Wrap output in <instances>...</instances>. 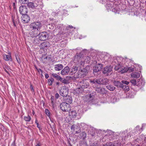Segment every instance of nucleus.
Here are the masks:
<instances>
[{
	"label": "nucleus",
	"instance_id": "nucleus-1",
	"mask_svg": "<svg viewBox=\"0 0 146 146\" xmlns=\"http://www.w3.org/2000/svg\"><path fill=\"white\" fill-rule=\"evenodd\" d=\"M109 80L105 78H101L96 79H94L92 80H90V82L92 84V85L94 86V84H100L106 85L108 83Z\"/></svg>",
	"mask_w": 146,
	"mask_h": 146
},
{
	"label": "nucleus",
	"instance_id": "nucleus-2",
	"mask_svg": "<svg viewBox=\"0 0 146 146\" xmlns=\"http://www.w3.org/2000/svg\"><path fill=\"white\" fill-rule=\"evenodd\" d=\"M79 85L80 86V88L78 89L77 91H79V93H82L83 91V89L87 88L89 85L88 82L86 80L80 81L79 82Z\"/></svg>",
	"mask_w": 146,
	"mask_h": 146
},
{
	"label": "nucleus",
	"instance_id": "nucleus-3",
	"mask_svg": "<svg viewBox=\"0 0 146 146\" xmlns=\"http://www.w3.org/2000/svg\"><path fill=\"white\" fill-rule=\"evenodd\" d=\"M61 109L63 111L66 112L70 110L71 106L70 104L66 102H63L60 105Z\"/></svg>",
	"mask_w": 146,
	"mask_h": 146
},
{
	"label": "nucleus",
	"instance_id": "nucleus-4",
	"mask_svg": "<svg viewBox=\"0 0 146 146\" xmlns=\"http://www.w3.org/2000/svg\"><path fill=\"white\" fill-rule=\"evenodd\" d=\"M68 92V88L66 86H62L60 90V95L64 97H65L67 96Z\"/></svg>",
	"mask_w": 146,
	"mask_h": 146
},
{
	"label": "nucleus",
	"instance_id": "nucleus-5",
	"mask_svg": "<svg viewBox=\"0 0 146 146\" xmlns=\"http://www.w3.org/2000/svg\"><path fill=\"white\" fill-rule=\"evenodd\" d=\"M83 51H82L80 53H77L75 56L74 60L78 63L83 62Z\"/></svg>",
	"mask_w": 146,
	"mask_h": 146
},
{
	"label": "nucleus",
	"instance_id": "nucleus-6",
	"mask_svg": "<svg viewBox=\"0 0 146 146\" xmlns=\"http://www.w3.org/2000/svg\"><path fill=\"white\" fill-rule=\"evenodd\" d=\"M41 23L39 22H36L31 23L30 25V28L39 31L41 27Z\"/></svg>",
	"mask_w": 146,
	"mask_h": 146
},
{
	"label": "nucleus",
	"instance_id": "nucleus-7",
	"mask_svg": "<svg viewBox=\"0 0 146 146\" xmlns=\"http://www.w3.org/2000/svg\"><path fill=\"white\" fill-rule=\"evenodd\" d=\"M115 69L116 70H118L121 73H123L128 71V68L122 66L119 64L115 66Z\"/></svg>",
	"mask_w": 146,
	"mask_h": 146
},
{
	"label": "nucleus",
	"instance_id": "nucleus-8",
	"mask_svg": "<svg viewBox=\"0 0 146 146\" xmlns=\"http://www.w3.org/2000/svg\"><path fill=\"white\" fill-rule=\"evenodd\" d=\"M87 70L86 69H83L80 71H78L76 74V77L79 78L84 77L87 74Z\"/></svg>",
	"mask_w": 146,
	"mask_h": 146
},
{
	"label": "nucleus",
	"instance_id": "nucleus-9",
	"mask_svg": "<svg viewBox=\"0 0 146 146\" xmlns=\"http://www.w3.org/2000/svg\"><path fill=\"white\" fill-rule=\"evenodd\" d=\"M38 36L39 39L41 40H45L48 37V33L45 32H43L39 33Z\"/></svg>",
	"mask_w": 146,
	"mask_h": 146
},
{
	"label": "nucleus",
	"instance_id": "nucleus-10",
	"mask_svg": "<svg viewBox=\"0 0 146 146\" xmlns=\"http://www.w3.org/2000/svg\"><path fill=\"white\" fill-rule=\"evenodd\" d=\"M39 31L31 29L29 33V34L32 37H36L38 35Z\"/></svg>",
	"mask_w": 146,
	"mask_h": 146
},
{
	"label": "nucleus",
	"instance_id": "nucleus-11",
	"mask_svg": "<svg viewBox=\"0 0 146 146\" xmlns=\"http://www.w3.org/2000/svg\"><path fill=\"white\" fill-rule=\"evenodd\" d=\"M112 68L111 67L106 66L104 68L103 73L104 74L108 76L109 74H111V72L112 70Z\"/></svg>",
	"mask_w": 146,
	"mask_h": 146
},
{
	"label": "nucleus",
	"instance_id": "nucleus-12",
	"mask_svg": "<svg viewBox=\"0 0 146 146\" xmlns=\"http://www.w3.org/2000/svg\"><path fill=\"white\" fill-rule=\"evenodd\" d=\"M71 129L73 130L75 134L79 133L81 131L80 127L74 125L71 126Z\"/></svg>",
	"mask_w": 146,
	"mask_h": 146
},
{
	"label": "nucleus",
	"instance_id": "nucleus-13",
	"mask_svg": "<svg viewBox=\"0 0 146 146\" xmlns=\"http://www.w3.org/2000/svg\"><path fill=\"white\" fill-rule=\"evenodd\" d=\"M70 70L69 66H66L61 70V74L62 75H67L69 72Z\"/></svg>",
	"mask_w": 146,
	"mask_h": 146
},
{
	"label": "nucleus",
	"instance_id": "nucleus-14",
	"mask_svg": "<svg viewBox=\"0 0 146 146\" xmlns=\"http://www.w3.org/2000/svg\"><path fill=\"white\" fill-rule=\"evenodd\" d=\"M30 17L27 14L23 15L21 17V21L22 22L24 23H28L30 20Z\"/></svg>",
	"mask_w": 146,
	"mask_h": 146
},
{
	"label": "nucleus",
	"instance_id": "nucleus-15",
	"mask_svg": "<svg viewBox=\"0 0 146 146\" xmlns=\"http://www.w3.org/2000/svg\"><path fill=\"white\" fill-rule=\"evenodd\" d=\"M20 13L22 15L26 14L27 12V9L25 6H21L19 7Z\"/></svg>",
	"mask_w": 146,
	"mask_h": 146
},
{
	"label": "nucleus",
	"instance_id": "nucleus-16",
	"mask_svg": "<svg viewBox=\"0 0 146 146\" xmlns=\"http://www.w3.org/2000/svg\"><path fill=\"white\" fill-rule=\"evenodd\" d=\"M102 64H96L93 68L94 72H97L100 71L102 68Z\"/></svg>",
	"mask_w": 146,
	"mask_h": 146
},
{
	"label": "nucleus",
	"instance_id": "nucleus-17",
	"mask_svg": "<svg viewBox=\"0 0 146 146\" xmlns=\"http://www.w3.org/2000/svg\"><path fill=\"white\" fill-rule=\"evenodd\" d=\"M145 84V81L141 79H139L137 82L136 86L140 87V88H142Z\"/></svg>",
	"mask_w": 146,
	"mask_h": 146
},
{
	"label": "nucleus",
	"instance_id": "nucleus-18",
	"mask_svg": "<svg viewBox=\"0 0 146 146\" xmlns=\"http://www.w3.org/2000/svg\"><path fill=\"white\" fill-rule=\"evenodd\" d=\"M69 114L70 115L72 116L73 118L77 119H79V117L78 116V113H77L75 110L71 111L69 112Z\"/></svg>",
	"mask_w": 146,
	"mask_h": 146
},
{
	"label": "nucleus",
	"instance_id": "nucleus-19",
	"mask_svg": "<svg viewBox=\"0 0 146 146\" xmlns=\"http://www.w3.org/2000/svg\"><path fill=\"white\" fill-rule=\"evenodd\" d=\"M40 47L44 49L49 47L50 46V44L48 42H45L40 44Z\"/></svg>",
	"mask_w": 146,
	"mask_h": 146
},
{
	"label": "nucleus",
	"instance_id": "nucleus-20",
	"mask_svg": "<svg viewBox=\"0 0 146 146\" xmlns=\"http://www.w3.org/2000/svg\"><path fill=\"white\" fill-rule=\"evenodd\" d=\"M64 101L65 102L68 104H71L72 102V99L71 97L69 96H66L64 98Z\"/></svg>",
	"mask_w": 146,
	"mask_h": 146
},
{
	"label": "nucleus",
	"instance_id": "nucleus-21",
	"mask_svg": "<svg viewBox=\"0 0 146 146\" xmlns=\"http://www.w3.org/2000/svg\"><path fill=\"white\" fill-rule=\"evenodd\" d=\"M92 59H93V58L91 57L90 56H84L83 58V62L89 63L90 60H92Z\"/></svg>",
	"mask_w": 146,
	"mask_h": 146
},
{
	"label": "nucleus",
	"instance_id": "nucleus-22",
	"mask_svg": "<svg viewBox=\"0 0 146 146\" xmlns=\"http://www.w3.org/2000/svg\"><path fill=\"white\" fill-rule=\"evenodd\" d=\"M63 66L62 64H57L54 66V69L56 71H59L62 69Z\"/></svg>",
	"mask_w": 146,
	"mask_h": 146
},
{
	"label": "nucleus",
	"instance_id": "nucleus-23",
	"mask_svg": "<svg viewBox=\"0 0 146 146\" xmlns=\"http://www.w3.org/2000/svg\"><path fill=\"white\" fill-rule=\"evenodd\" d=\"M131 76L134 78H138L140 76V74L138 72H134L131 74Z\"/></svg>",
	"mask_w": 146,
	"mask_h": 146
},
{
	"label": "nucleus",
	"instance_id": "nucleus-24",
	"mask_svg": "<svg viewBox=\"0 0 146 146\" xmlns=\"http://www.w3.org/2000/svg\"><path fill=\"white\" fill-rule=\"evenodd\" d=\"M3 58L5 60L8 61L10 60L11 61V58L10 55H6L5 54H4L3 55Z\"/></svg>",
	"mask_w": 146,
	"mask_h": 146
},
{
	"label": "nucleus",
	"instance_id": "nucleus-25",
	"mask_svg": "<svg viewBox=\"0 0 146 146\" xmlns=\"http://www.w3.org/2000/svg\"><path fill=\"white\" fill-rule=\"evenodd\" d=\"M78 70V67L76 66H73L71 70L70 73L72 74L73 73H76Z\"/></svg>",
	"mask_w": 146,
	"mask_h": 146
},
{
	"label": "nucleus",
	"instance_id": "nucleus-26",
	"mask_svg": "<svg viewBox=\"0 0 146 146\" xmlns=\"http://www.w3.org/2000/svg\"><path fill=\"white\" fill-rule=\"evenodd\" d=\"M107 88L111 91H114L115 89V87L112 85H108L106 86Z\"/></svg>",
	"mask_w": 146,
	"mask_h": 146
},
{
	"label": "nucleus",
	"instance_id": "nucleus-27",
	"mask_svg": "<svg viewBox=\"0 0 146 146\" xmlns=\"http://www.w3.org/2000/svg\"><path fill=\"white\" fill-rule=\"evenodd\" d=\"M54 25L53 23L49 24L47 25V28H49L50 29L53 30L54 28Z\"/></svg>",
	"mask_w": 146,
	"mask_h": 146
},
{
	"label": "nucleus",
	"instance_id": "nucleus-28",
	"mask_svg": "<svg viewBox=\"0 0 146 146\" xmlns=\"http://www.w3.org/2000/svg\"><path fill=\"white\" fill-rule=\"evenodd\" d=\"M47 58V57L46 56H43L41 58V61L42 62L46 63V60Z\"/></svg>",
	"mask_w": 146,
	"mask_h": 146
},
{
	"label": "nucleus",
	"instance_id": "nucleus-29",
	"mask_svg": "<svg viewBox=\"0 0 146 146\" xmlns=\"http://www.w3.org/2000/svg\"><path fill=\"white\" fill-rule=\"evenodd\" d=\"M88 132V134L92 136H94L95 135V133L94 131L91 129H89Z\"/></svg>",
	"mask_w": 146,
	"mask_h": 146
},
{
	"label": "nucleus",
	"instance_id": "nucleus-30",
	"mask_svg": "<svg viewBox=\"0 0 146 146\" xmlns=\"http://www.w3.org/2000/svg\"><path fill=\"white\" fill-rule=\"evenodd\" d=\"M52 76L55 78L56 80H59L60 76L56 74L53 73L51 74Z\"/></svg>",
	"mask_w": 146,
	"mask_h": 146
},
{
	"label": "nucleus",
	"instance_id": "nucleus-31",
	"mask_svg": "<svg viewBox=\"0 0 146 146\" xmlns=\"http://www.w3.org/2000/svg\"><path fill=\"white\" fill-rule=\"evenodd\" d=\"M61 82L65 84L67 83V80L65 79L62 78L61 77L59 80Z\"/></svg>",
	"mask_w": 146,
	"mask_h": 146
},
{
	"label": "nucleus",
	"instance_id": "nucleus-32",
	"mask_svg": "<svg viewBox=\"0 0 146 146\" xmlns=\"http://www.w3.org/2000/svg\"><path fill=\"white\" fill-rule=\"evenodd\" d=\"M24 119L26 121L29 122L31 119V118L29 115H28L24 117Z\"/></svg>",
	"mask_w": 146,
	"mask_h": 146
},
{
	"label": "nucleus",
	"instance_id": "nucleus-33",
	"mask_svg": "<svg viewBox=\"0 0 146 146\" xmlns=\"http://www.w3.org/2000/svg\"><path fill=\"white\" fill-rule=\"evenodd\" d=\"M39 42V40L37 38H34L32 40V42L35 44H38Z\"/></svg>",
	"mask_w": 146,
	"mask_h": 146
},
{
	"label": "nucleus",
	"instance_id": "nucleus-34",
	"mask_svg": "<svg viewBox=\"0 0 146 146\" xmlns=\"http://www.w3.org/2000/svg\"><path fill=\"white\" fill-rule=\"evenodd\" d=\"M27 6L29 7H31L32 8H34L35 6L34 5V4L32 2H30L28 3Z\"/></svg>",
	"mask_w": 146,
	"mask_h": 146
},
{
	"label": "nucleus",
	"instance_id": "nucleus-35",
	"mask_svg": "<svg viewBox=\"0 0 146 146\" xmlns=\"http://www.w3.org/2000/svg\"><path fill=\"white\" fill-rule=\"evenodd\" d=\"M54 81V79L52 78H51L48 80V82L49 85H51L52 84V82Z\"/></svg>",
	"mask_w": 146,
	"mask_h": 146
},
{
	"label": "nucleus",
	"instance_id": "nucleus-36",
	"mask_svg": "<svg viewBox=\"0 0 146 146\" xmlns=\"http://www.w3.org/2000/svg\"><path fill=\"white\" fill-rule=\"evenodd\" d=\"M94 97V93H92L89 94V98L90 100H92Z\"/></svg>",
	"mask_w": 146,
	"mask_h": 146
},
{
	"label": "nucleus",
	"instance_id": "nucleus-37",
	"mask_svg": "<svg viewBox=\"0 0 146 146\" xmlns=\"http://www.w3.org/2000/svg\"><path fill=\"white\" fill-rule=\"evenodd\" d=\"M113 84L115 86L119 87V85L120 84V82L118 81L114 80L113 82Z\"/></svg>",
	"mask_w": 146,
	"mask_h": 146
},
{
	"label": "nucleus",
	"instance_id": "nucleus-38",
	"mask_svg": "<svg viewBox=\"0 0 146 146\" xmlns=\"http://www.w3.org/2000/svg\"><path fill=\"white\" fill-rule=\"evenodd\" d=\"M130 82L132 83V84L134 86L137 85V82L135 79H133L131 80Z\"/></svg>",
	"mask_w": 146,
	"mask_h": 146
},
{
	"label": "nucleus",
	"instance_id": "nucleus-39",
	"mask_svg": "<svg viewBox=\"0 0 146 146\" xmlns=\"http://www.w3.org/2000/svg\"><path fill=\"white\" fill-rule=\"evenodd\" d=\"M21 3L23 4H26L28 3V0H19Z\"/></svg>",
	"mask_w": 146,
	"mask_h": 146
},
{
	"label": "nucleus",
	"instance_id": "nucleus-40",
	"mask_svg": "<svg viewBox=\"0 0 146 146\" xmlns=\"http://www.w3.org/2000/svg\"><path fill=\"white\" fill-rule=\"evenodd\" d=\"M140 138L142 140H144V141H146V135H141L140 136Z\"/></svg>",
	"mask_w": 146,
	"mask_h": 146
},
{
	"label": "nucleus",
	"instance_id": "nucleus-41",
	"mask_svg": "<svg viewBox=\"0 0 146 146\" xmlns=\"http://www.w3.org/2000/svg\"><path fill=\"white\" fill-rule=\"evenodd\" d=\"M101 92H100V93L104 94V93H106V90H105V89L104 88H101Z\"/></svg>",
	"mask_w": 146,
	"mask_h": 146
},
{
	"label": "nucleus",
	"instance_id": "nucleus-42",
	"mask_svg": "<svg viewBox=\"0 0 146 146\" xmlns=\"http://www.w3.org/2000/svg\"><path fill=\"white\" fill-rule=\"evenodd\" d=\"M125 91L127 92L129 90V88L128 86L125 85L123 88Z\"/></svg>",
	"mask_w": 146,
	"mask_h": 146
},
{
	"label": "nucleus",
	"instance_id": "nucleus-43",
	"mask_svg": "<svg viewBox=\"0 0 146 146\" xmlns=\"http://www.w3.org/2000/svg\"><path fill=\"white\" fill-rule=\"evenodd\" d=\"M12 20L14 26L15 27H16L17 25V22L15 21L13 16L12 17Z\"/></svg>",
	"mask_w": 146,
	"mask_h": 146
},
{
	"label": "nucleus",
	"instance_id": "nucleus-44",
	"mask_svg": "<svg viewBox=\"0 0 146 146\" xmlns=\"http://www.w3.org/2000/svg\"><path fill=\"white\" fill-rule=\"evenodd\" d=\"M101 87H96L95 90L97 92L100 93L101 92Z\"/></svg>",
	"mask_w": 146,
	"mask_h": 146
},
{
	"label": "nucleus",
	"instance_id": "nucleus-45",
	"mask_svg": "<svg viewBox=\"0 0 146 146\" xmlns=\"http://www.w3.org/2000/svg\"><path fill=\"white\" fill-rule=\"evenodd\" d=\"M81 135H82V137L84 138H86V134L85 132H83L82 133Z\"/></svg>",
	"mask_w": 146,
	"mask_h": 146
},
{
	"label": "nucleus",
	"instance_id": "nucleus-46",
	"mask_svg": "<svg viewBox=\"0 0 146 146\" xmlns=\"http://www.w3.org/2000/svg\"><path fill=\"white\" fill-rule=\"evenodd\" d=\"M108 135L109 136H112L113 134V133L111 131H108Z\"/></svg>",
	"mask_w": 146,
	"mask_h": 146
},
{
	"label": "nucleus",
	"instance_id": "nucleus-47",
	"mask_svg": "<svg viewBox=\"0 0 146 146\" xmlns=\"http://www.w3.org/2000/svg\"><path fill=\"white\" fill-rule=\"evenodd\" d=\"M129 70V72H131L134 70V68L132 67H131L128 68V70Z\"/></svg>",
	"mask_w": 146,
	"mask_h": 146
},
{
	"label": "nucleus",
	"instance_id": "nucleus-48",
	"mask_svg": "<svg viewBox=\"0 0 146 146\" xmlns=\"http://www.w3.org/2000/svg\"><path fill=\"white\" fill-rule=\"evenodd\" d=\"M135 130H136L137 131V132H138V131H139V132H140V127L139 126H137L135 128Z\"/></svg>",
	"mask_w": 146,
	"mask_h": 146
},
{
	"label": "nucleus",
	"instance_id": "nucleus-49",
	"mask_svg": "<svg viewBox=\"0 0 146 146\" xmlns=\"http://www.w3.org/2000/svg\"><path fill=\"white\" fill-rule=\"evenodd\" d=\"M45 112L46 115L48 116H49L50 115V112L47 109H46L45 110Z\"/></svg>",
	"mask_w": 146,
	"mask_h": 146
},
{
	"label": "nucleus",
	"instance_id": "nucleus-50",
	"mask_svg": "<svg viewBox=\"0 0 146 146\" xmlns=\"http://www.w3.org/2000/svg\"><path fill=\"white\" fill-rule=\"evenodd\" d=\"M121 82L122 83L125 84L126 85H128L129 83V82L125 80H122Z\"/></svg>",
	"mask_w": 146,
	"mask_h": 146
},
{
	"label": "nucleus",
	"instance_id": "nucleus-51",
	"mask_svg": "<svg viewBox=\"0 0 146 146\" xmlns=\"http://www.w3.org/2000/svg\"><path fill=\"white\" fill-rule=\"evenodd\" d=\"M114 146H120L121 143H119L116 142L114 143Z\"/></svg>",
	"mask_w": 146,
	"mask_h": 146
},
{
	"label": "nucleus",
	"instance_id": "nucleus-52",
	"mask_svg": "<svg viewBox=\"0 0 146 146\" xmlns=\"http://www.w3.org/2000/svg\"><path fill=\"white\" fill-rule=\"evenodd\" d=\"M125 85H124L123 83L120 82V84L119 85V87L122 88V89L124 87Z\"/></svg>",
	"mask_w": 146,
	"mask_h": 146
},
{
	"label": "nucleus",
	"instance_id": "nucleus-53",
	"mask_svg": "<svg viewBox=\"0 0 146 146\" xmlns=\"http://www.w3.org/2000/svg\"><path fill=\"white\" fill-rule=\"evenodd\" d=\"M50 100H51V103L53 104L54 100V96H51Z\"/></svg>",
	"mask_w": 146,
	"mask_h": 146
},
{
	"label": "nucleus",
	"instance_id": "nucleus-54",
	"mask_svg": "<svg viewBox=\"0 0 146 146\" xmlns=\"http://www.w3.org/2000/svg\"><path fill=\"white\" fill-rule=\"evenodd\" d=\"M30 88L31 89V91H32L33 92H34V89H33V87L32 85L31 84L30 85Z\"/></svg>",
	"mask_w": 146,
	"mask_h": 146
},
{
	"label": "nucleus",
	"instance_id": "nucleus-55",
	"mask_svg": "<svg viewBox=\"0 0 146 146\" xmlns=\"http://www.w3.org/2000/svg\"><path fill=\"white\" fill-rule=\"evenodd\" d=\"M5 68L8 70H10V67L8 65L5 66Z\"/></svg>",
	"mask_w": 146,
	"mask_h": 146
},
{
	"label": "nucleus",
	"instance_id": "nucleus-56",
	"mask_svg": "<svg viewBox=\"0 0 146 146\" xmlns=\"http://www.w3.org/2000/svg\"><path fill=\"white\" fill-rule=\"evenodd\" d=\"M59 95L58 94V93H56L55 94V97L56 98H58V97H59Z\"/></svg>",
	"mask_w": 146,
	"mask_h": 146
},
{
	"label": "nucleus",
	"instance_id": "nucleus-57",
	"mask_svg": "<svg viewBox=\"0 0 146 146\" xmlns=\"http://www.w3.org/2000/svg\"><path fill=\"white\" fill-rule=\"evenodd\" d=\"M90 146H98V145L97 143L95 144L94 143H93L91 144Z\"/></svg>",
	"mask_w": 146,
	"mask_h": 146
},
{
	"label": "nucleus",
	"instance_id": "nucleus-58",
	"mask_svg": "<svg viewBox=\"0 0 146 146\" xmlns=\"http://www.w3.org/2000/svg\"><path fill=\"white\" fill-rule=\"evenodd\" d=\"M36 125L37 127L39 129V130H40L41 129V128L40 127L39 125V123H37Z\"/></svg>",
	"mask_w": 146,
	"mask_h": 146
},
{
	"label": "nucleus",
	"instance_id": "nucleus-59",
	"mask_svg": "<svg viewBox=\"0 0 146 146\" xmlns=\"http://www.w3.org/2000/svg\"><path fill=\"white\" fill-rule=\"evenodd\" d=\"M45 77L46 78H48L49 77V75L47 74H45Z\"/></svg>",
	"mask_w": 146,
	"mask_h": 146
},
{
	"label": "nucleus",
	"instance_id": "nucleus-60",
	"mask_svg": "<svg viewBox=\"0 0 146 146\" xmlns=\"http://www.w3.org/2000/svg\"><path fill=\"white\" fill-rule=\"evenodd\" d=\"M68 28H73V27L72 25H69L68 26Z\"/></svg>",
	"mask_w": 146,
	"mask_h": 146
},
{
	"label": "nucleus",
	"instance_id": "nucleus-61",
	"mask_svg": "<svg viewBox=\"0 0 146 146\" xmlns=\"http://www.w3.org/2000/svg\"><path fill=\"white\" fill-rule=\"evenodd\" d=\"M36 146H41V145L40 143H38L36 145Z\"/></svg>",
	"mask_w": 146,
	"mask_h": 146
},
{
	"label": "nucleus",
	"instance_id": "nucleus-62",
	"mask_svg": "<svg viewBox=\"0 0 146 146\" xmlns=\"http://www.w3.org/2000/svg\"><path fill=\"white\" fill-rule=\"evenodd\" d=\"M35 123L37 124V123H38L37 118H36Z\"/></svg>",
	"mask_w": 146,
	"mask_h": 146
},
{
	"label": "nucleus",
	"instance_id": "nucleus-63",
	"mask_svg": "<svg viewBox=\"0 0 146 146\" xmlns=\"http://www.w3.org/2000/svg\"><path fill=\"white\" fill-rule=\"evenodd\" d=\"M5 71L8 74H9L8 71H7L6 69H5Z\"/></svg>",
	"mask_w": 146,
	"mask_h": 146
},
{
	"label": "nucleus",
	"instance_id": "nucleus-64",
	"mask_svg": "<svg viewBox=\"0 0 146 146\" xmlns=\"http://www.w3.org/2000/svg\"><path fill=\"white\" fill-rule=\"evenodd\" d=\"M11 146H15V144H14V143H13L11 144Z\"/></svg>",
	"mask_w": 146,
	"mask_h": 146
}]
</instances>
